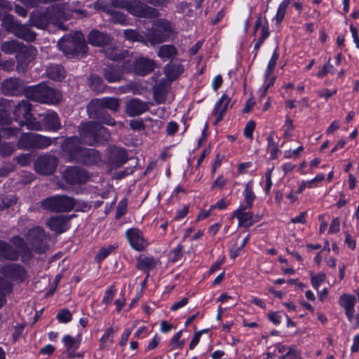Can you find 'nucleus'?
Returning a JSON list of instances; mask_svg holds the SVG:
<instances>
[{
	"instance_id": "obj_1",
	"label": "nucleus",
	"mask_w": 359,
	"mask_h": 359,
	"mask_svg": "<svg viewBox=\"0 0 359 359\" xmlns=\"http://www.w3.org/2000/svg\"><path fill=\"white\" fill-rule=\"evenodd\" d=\"M142 20H136V42L145 46H155L165 42L172 41L177 34L175 25L166 18H157L152 22L151 28L140 31Z\"/></svg>"
},
{
	"instance_id": "obj_2",
	"label": "nucleus",
	"mask_w": 359,
	"mask_h": 359,
	"mask_svg": "<svg viewBox=\"0 0 359 359\" xmlns=\"http://www.w3.org/2000/svg\"><path fill=\"white\" fill-rule=\"evenodd\" d=\"M79 133L82 142L90 146L104 144L110 137L107 128L92 121L81 122L79 126Z\"/></svg>"
},
{
	"instance_id": "obj_3",
	"label": "nucleus",
	"mask_w": 359,
	"mask_h": 359,
	"mask_svg": "<svg viewBox=\"0 0 359 359\" xmlns=\"http://www.w3.org/2000/svg\"><path fill=\"white\" fill-rule=\"evenodd\" d=\"M25 95L30 100L47 104H57L62 100L61 93L44 82L27 86Z\"/></svg>"
},
{
	"instance_id": "obj_4",
	"label": "nucleus",
	"mask_w": 359,
	"mask_h": 359,
	"mask_svg": "<svg viewBox=\"0 0 359 359\" xmlns=\"http://www.w3.org/2000/svg\"><path fill=\"white\" fill-rule=\"evenodd\" d=\"M32 104L28 100L19 102L13 110V118L19 126H26L28 130H41V124L32 114Z\"/></svg>"
},
{
	"instance_id": "obj_5",
	"label": "nucleus",
	"mask_w": 359,
	"mask_h": 359,
	"mask_svg": "<svg viewBox=\"0 0 359 359\" xmlns=\"http://www.w3.org/2000/svg\"><path fill=\"white\" fill-rule=\"evenodd\" d=\"M59 46L65 56L69 59L86 57L88 50L84 36L80 32L65 38Z\"/></svg>"
},
{
	"instance_id": "obj_6",
	"label": "nucleus",
	"mask_w": 359,
	"mask_h": 359,
	"mask_svg": "<svg viewBox=\"0 0 359 359\" xmlns=\"http://www.w3.org/2000/svg\"><path fill=\"white\" fill-rule=\"evenodd\" d=\"M123 60L121 65H109L104 67L102 70V74L104 79L109 83L118 82L123 77L125 73H135V60L124 59L123 56H121ZM121 59L120 55L115 54L113 60H118Z\"/></svg>"
},
{
	"instance_id": "obj_7",
	"label": "nucleus",
	"mask_w": 359,
	"mask_h": 359,
	"mask_svg": "<svg viewBox=\"0 0 359 359\" xmlns=\"http://www.w3.org/2000/svg\"><path fill=\"white\" fill-rule=\"evenodd\" d=\"M53 143L52 139L37 133H24L17 142V147L22 150L43 149Z\"/></svg>"
},
{
	"instance_id": "obj_8",
	"label": "nucleus",
	"mask_w": 359,
	"mask_h": 359,
	"mask_svg": "<svg viewBox=\"0 0 359 359\" xmlns=\"http://www.w3.org/2000/svg\"><path fill=\"white\" fill-rule=\"evenodd\" d=\"M75 204V200L67 196H53L41 201L43 210L56 212H69L74 208Z\"/></svg>"
},
{
	"instance_id": "obj_9",
	"label": "nucleus",
	"mask_w": 359,
	"mask_h": 359,
	"mask_svg": "<svg viewBox=\"0 0 359 359\" xmlns=\"http://www.w3.org/2000/svg\"><path fill=\"white\" fill-rule=\"evenodd\" d=\"M81 141L77 136L65 138L60 146V156L68 162L75 163L83 147Z\"/></svg>"
},
{
	"instance_id": "obj_10",
	"label": "nucleus",
	"mask_w": 359,
	"mask_h": 359,
	"mask_svg": "<svg viewBox=\"0 0 359 359\" xmlns=\"http://www.w3.org/2000/svg\"><path fill=\"white\" fill-rule=\"evenodd\" d=\"M87 112L90 118L96 119L100 124L109 126L115 125L116 121L101 104L99 98L92 99L87 106Z\"/></svg>"
},
{
	"instance_id": "obj_11",
	"label": "nucleus",
	"mask_w": 359,
	"mask_h": 359,
	"mask_svg": "<svg viewBox=\"0 0 359 359\" xmlns=\"http://www.w3.org/2000/svg\"><path fill=\"white\" fill-rule=\"evenodd\" d=\"M46 237V231L41 226H34L27 231V241L36 254L46 252L48 248Z\"/></svg>"
},
{
	"instance_id": "obj_12",
	"label": "nucleus",
	"mask_w": 359,
	"mask_h": 359,
	"mask_svg": "<svg viewBox=\"0 0 359 359\" xmlns=\"http://www.w3.org/2000/svg\"><path fill=\"white\" fill-rule=\"evenodd\" d=\"M58 164V158L53 154L46 153L39 155L34 163V168L39 175H50L54 173Z\"/></svg>"
},
{
	"instance_id": "obj_13",
	"label": "nucleus",
	"mask_w": 359,
	"mask_h": 359,
	"mask_svg": "<svg viewBox=\"0 0 359 359\" xmlns=\"http://www.w3.org/2000/svg\"><path fill=\"white\" fill-rule=\"evenodd\" d=\"M0 273L18 284L24 283L28 277L26 269L17 263H7L1 266Z\"/></svg>"
},
{
	"instance_id": "obj_14",
	"label": "nucleus",
	"mask_w": 359,
	"mask_h": 359,
	"mask_svg": "<svg viewBox=\"0 0 359 359\" xmlns=\"http://www.w3.org/2000/svg\"><path fill=\"white\" fill-rule=\"evenodd\" d=\"M128 154L125 149L116 146L109 147L107 153V164L111 169H116L128 161Z\"/></svg>"
},
{
	"instance_id": "obj_15",
	"label": "nucleus",
	"mask_w": 359,
	"mask_h": 359,
	"mask_svg": "<svg viewBox=\"0 0 359 359\" xmlns=\"http://www.w3.org/2000/svg\"><path fill=\"white\" fill-rule=\"evenodd\" d=\"M62 177L65 181L72 185H81L86 183L89 180L88 172L79 167H68L63 172Z\"/></svg>"
},
{
	"instance_id": "obj_16",
	"label": "nucleus",
	"mask_w": 359,
	"mask_h": 359,
	"mask_svg": "<svg viewBox=\"0 0 359 359\" xmlns=\"http://www.w3.org/2000/svg\"><path fill=\"white\" fill-rule=\"evenodd\" d=\"M37 50L32 45L26 46L23 43L20 46L16 55L17 67L27 68L28 65L34 59Z\"/></svg>"
},
{
	"instance_id": "obj_17",
	"label": "nucleus",
	"mask_w": 359,
	"mask_h": 359,
	"mask_svg": "<svg viewBox=\"0 0 359 359\" xmlns=\"http://www.w3.org/2000/svg\"><path fill=\"white\" fill-rule=\"evenodd\" d=\"M25 88L23 81L15 77L6 79L1 84V90L5 95H18L25 93Z\"/></svg>"
},
{
	"instance_id": "obj_18",
	"label": "nucleus",
	"mask_w": 359,
	"mask_h": 359,
	"mask_svg": "<svg viewBox=\"0 0 359 359\" xmlns=\"http://www.w3.org/2000/svg\"><path fill=\"white\" fill-rule=\"evenodd\" d=\"M73 217L74 215H58L53 216L48 219L46 224L51 231L60 234L69 229L68 222Z\"/></svg>"
},
{
	"instance_id": "obj_19",
	"label": "nucleus",
	"mask_w": 359,
	"mask_h": 359,
	"mask_svg": "<svg viewBox=\"0 0 359 359\" xmlns=\"http://www.w3.org/2000/svg\"><path fill=\"white\" fill-rule=\"evenodd\" d=\"M100 154L96 149L83 147L75 163L87 166L94 165L100 161Z\"/></svg>"
},
{
	"instance_id": "obj_20",
	"label": "nucleus",
	"mask_w": 359,
	"mask_h": 359,
	"mask_svg": "<svg viewBox=\"0 0 359 359\" xmlns=\"http://www.w3.org/2000/svg\"><path fill=\"white\" fill-rule=\"evenodd\" d=\"M31 25L39 29H46L52 21V14L48 11L32 12L30 15Z\"/></svg>"
},
{
	"instance_id": "obj_21",
	"label": "nucleus",
	"mask_w": 359,
	"mask_h": 359,
	"mask_svg": "<svg viewBox=\"0 0 359 359\" xmlns=\"http://www.w3.org/2000/svg\"><path fill=\"white\" fill-rule=\"evenodd\" d=\"M40 123L41 124V130L44 128L46 130L56 132L61 128L59 116L54 111H47L43 116Z\"/></svg>"
},
{
	"instance_id": "obj_22",
	"label": "nucleus",
	"mask_w": 359,
	"mask_h": 359,
	"mask_svg": "<svg viewBox=\"0 0 359 359\" xmlns=\"http://www.w3.org/2000/svg\"><path fill=\"white\" fill-rule=\"evenodd\" d=\"M156 266L157 260L151 255L141 254L136 258V268L147 273V278Z\"/></svg>"
},
{
	"instance_id": "obj_23",
	"label": "nucleus",
	"mask_w": 359,
	"mask_h": 359,
	"mask_svg": "<svg viewBox=\"0 0 359 359\" xmlns=\"http://www.w3.org/2000/svg\"><path fill=\"white\" fill-rule=\"evenodd\" d=\"M250 208L239 207L232 214V217H235L238 220V226L249 228L254 224V212L247 211Z\"/></svg>"
},
{
	"instance_id": "obj_24",
	"label": "nucleus",
	"mask_w": 359,
	"mask_h": 359,
	"mask_svg": "<svg viewBox=\"0 0 359 359\" xmlns=\"http://www.w3.org/2000/svg\"><path fill=\"white\" fill-rule=\"evenodd\" d=\"M111 36L105 32L94 29L88 35V43L95 47H104L109 45Z\"/></svg>"
},
{
	"instance_id": "obj_25",
	"label": "nucleus",
	"mask_w": 359,
	"mask_h": 359,
	"mask_svg": "<svg viewBox=\"0 0 359 359\" xmlns=\"http://www.w3.org/2000/svg\"><path fill=\"white\" fill-rule=\"evenodd\" d=\"M154 60L146 57L136 58V75L144 76L151 73L156 68Z\"/></svg>"
},
{
	"instance_id": "obj_26",
	"label": "nucleus",
	"mask_w": 359,
	"mask_h": 359,
	"mask_svg": "<svg viewBox=\"0 0 359 359\" xmlns=\"http://www.w3.org/2000/svg\"><path fill=\"white\" fill-rule=\"evenodd\" d=\"M81 334H78L74 337L68 334L63 336L61 342L65 348L67 355H72L73 353H76L81 346Z\"/></svg>"
},
{
	"instance_id": "obj_27",
	"label": "nucleus",
	"mask_w": 359,
	"mask_h": 359,
	"mask_svg": "<svg viewBox=\"0 0 359 359\" xmlns=\"http://www.w3.org/2000/svg\"><path fill=\"white\" fill-rule=\"evenodd\" d=\"M20 252L11 244L5 241L0 240V260L5 259L15 262L18 260Z\"/></svg>"
},
{
	"instance_id": "obj_28",
	"label": "nucleus",
	"mask_w": 359,
	"mask_h": 359,
	"mask_svg": "<svg viewBox=\"0 0 359 359\" xmlns=\"http://www.w3.org/2000/svg\"><path fill=\"white\" fill-rule=\"evenodd\" d=\"M47 77L55 81H62L66 76V70L62 65L50 64L46 70Z\"/></svg>"
},
{
	"instance_id": "obj_29",
	"label": "nucleus",
	"mask_w": 359,
	"mask_h": 359,
	"mask_svg": "<svg viewBox=\"0 0 359 359\" xmlns=\"http://www.w3.org/2000/svg\"><path fill=\"white\" fill-rule=\"evenodd\" d=\"M159 15L160 13L158 9L136 2V17L152 19L157 18Z\"/></svg>"
},
{
	"instance_id": "obj_30",
	"label": "nucleus",
	"mask_w": 359,
	"mask_h": 359,
	"mask_svg": "<svg viewBox=\"0 0 359 359\" xmlns=\"http://www.w3.org/2000/svg\"><path fill=\"white\" fill-rule=\"evenodd\" d=\"M11 242L20 250L22 262H25L32 259L33 255L30 249L27 248L24 240L19 236H15L11 238Z\"/></svg>"
},
{
	"instance_id": "obj_31",
	"label": "nucleus",
	"mask_w": 359,
	"mask_h": 359,
	"mask_svg": "<svg viewBox=\"0 0 359 359\" xmlns=\"http://www.w3.org/2000/svg\"><path fill=\"white\" fill-rule=\"evenodd\" d=\"M177 48L172 44H164L159 47L157 55L163 60H172L177 55Z\"/></svg>"
},
{
	"instance_id": "obj_32",
	"label": "nucleus",
	"mask_w": 359,
	"mask_h": 359,
	"mask_svg": "<svg viewBox=\"0 0 359 359\" xmlns=\"http://www.w3.org/2000/svg\"><path fill=\"white\" fill-rule=\"evenodd\" d=\"M118 244L114 243L107 246L101 247L96 253L94 260L97 264H100L110 255L115 254L116 250L118 248Z\"/></svg>"
},
{
	"instance_id": "obj_33",
	"label": "nucleus",
	"mask_w": 359,
	"mask_h": 359,
	"mask_svg": "<svg viewBox=\"0 0 359 359\" xmlns=\"http://www.w3.org/2000/svg\"><path fill=\"white\" fill-rule=\"evenodd\" d=\"M88 86L95 94L103 93L106 91L107 86L102 79L97 74H91L88 77Z\"/></svg>"
},
{
	"instance_id": "obj_34",
	"label": "nucleus",
	"mask_w": 359,
	"mask_h": 359,
	"mask_svg": "<svg viewBox=\"0 0 359 359\" xmlns=\"http://www.w3.org/2000/svg\"><path fill=\"white\" fill-rule=\"evenodd\" d=\"M164 72L169 79L175 81L184 72V67L180 63L169 62L165 66Z\"/></svg>"
},
{
	"instance_id": "obj_35",
	"label": "nucleus",
	"mask_w": 359,
	"mask_h": 359,
	"mask_svg": "<svg viewBox=\"0 0 359 359\" xmlns=\"http://www.w3.org/2000/svg\"><path fill=\"white\" fill-rule=\"evenodd\" d=\"M14 35L28 42L34 41L36 37V32L32 30L29 25L22 24H20Z\"/></svg>"
},
{
	"instance_id": "obj_36",
	"label": "nucleus",
	"mask_w": 359,
	"mask_h": 359,
	"mask_svg": "<svg viewBox=\"0 0 359 359\" xmlns=\"http://www.w3.org/2000/svg\"><path fill=\"white\" fill-rule=\"evenodd\" d=\"M275 131L271 130L267 138V149L269 151L270 158L272 160L277 159L278 154L281 153V151L278 149V141L275 140Z\"/></svg>"
},
{
	"instance_id": "obj_37",
	"label": "nucleus",
	"mask_w": 359,
	"mask_h": 359,
	"mask_svg": "<svg viewBox=\"0 0 359 359\" xmlns=\"http://www.w3.org/2000/svg\"><path fill=\"white\" fill-rule=\"evenodd\" d=\"M357 302V298L352 294L343 293L339 297V305L344 309L353 310L355 309V304Z\"/></svg>"
},
{
	"instance_id": "obj_38",
	"label": "nucleus",
	"mask_w": 359,
	"mask_h": 359,
	"mask_svg": "<svg viewBox=\"0 0 359 359\" xmlns=\"http://www.w3.org/2000/svg\"><path fill=\"white\" fill-rule=\"evenodd\" d=\"M167 89L163 82L156 83L153 88V95L157 104L164 103L166 100Z\"/></svg>"
},
{
	"instance_id": "obj_39",
	"label": "nucleus",
	"mask_w": 359,
	"mask_h": 359,
	"mask_svg": "<svg viewBox=\"0 0 359 359\" xmlns=\"http://www.w3.org/2000/svg\"><path fill=\"white\" fill-rule=\"evenodd\" d=\"M20 24L21 23L11 14L6 15L2 20V25L5 29L13 34L15 33Z\"/></svg>"
},
{
	"instance_id": "obj_40",
	"label": "nucleus",
	"mask_w": 359,
	"mask_h": 359,
	"mask_svg": "<svg viewBox=\"0 0 359 359\" xmlns=\"http://www.w3.org/2000/svg\"><path fill=\"white\" fill-rule=\"evenodd\" d=\"M115 330L113 327H108L100 339V348L103 350L106 347L111 346L113 344V338Z\"/></svg>"
},
{
	"instance_id": "obj_41",
	"label": "nucleus",
	"mask_w": 359,
	"mask_h": 359,
	"mask_svg": "<svg viewBox=\"0 0 359 359\" xmlns=\"http://www.w3.org/2000/svg\"><path fill=\"white\" fill-rule=\"evenodd\" d=\"M114 9L126 8L132 15H135V0H111Z\"/></svg>"
},
{
	"instance_id": "obj_42",
	"label": "nucleus",
	"mask_w": 359,
	"mask_h": 359,
	"mask_svg": "<svg viewBox=\"0 0 359 359\" xmlns=\"http://www.w3.org/2000/svg\"><path fill=\"white\" fill-rule=\"evenodd\" d=\"M278 58H279V50H278V46H277L273 52L272 56L268 63L266 69L264 72V78H265L266 81L269 79L271 74L274 71Z\"/></svg>"
},
{
	"instance_id": "obj_43",
	"label": "nucleus",
	"mask_w": 359,
	"mask_h": 359,
	"mask_svg": "<svg viewBox=\"0 0 359 359\" xmlns=\"http://www.w3.org/2000/svg\"><path fill=\"white\" fill-rule=\"evenodd\" d=\"M243 195L245 205H241L240 207L252 208L253 205V201L255 199L256 196L253 192L252 185L251 182H248L245 185Z\"/></svg>"
},
{
	"instance_id": "obj_44",
	"label": "nucleus",
	"mask_w": 359,
	"mask_h": 359,
	"mask_svg": "<svg viewBox=\"0 0 359 359\" xmlns=\"http://www.w3.org/2000/svg\"><path fill=\"white\" fill-rule=\"evenodd\" d=\"M99 100L106 109L116 111L118 110L120 102L119 99L114 97H104L99 98Z\"/></svg>"
},
{
	"instance_id": "obj_45",
	"label": "nucleus",
	"mask_w": 359,
	"mask_h": 359,
	"mask_svg": "<svg viewBox=\"0 0 359 359\" xmlns=\"http://www.w3.org/2000/svg\"><path fill=\"white\" fill-rule=\"evenodd\" d=\"M150 244L151 242L144 237L143 232L136 229V251H144Z\"/></svg>"
},
{
	"instance_id": "obj_46",
	"label": "nucleus",
	"mask_w": 359,
	"mask_h": 359,
	"mask_svg": "<svg viewBox=\"0 0 359 359\" xmlns=\"http://www.w3.org/2000/svg\"><path fill=\"white\" fill-rule=\"evenodd\" d=\"M22 43L16 41H4L1 46V49L6 54L16 55Z\"/></svg>"
},
{
	"instance_id": "obj_47",
	"label": "nucleus",
	"mask_w": 359,
	"mask_h": 359,
	"mask_svg": "<svg viewBox=\"0 0 359 359\" xmlns=\"http://www.w3.org/2000/svg\"><path fill=\"white\" fill-rule=\"evenodd\" d=\"M22 127H11L9 126H4L0 129L1 137L10 138L17 137L21 132Z\"/></svg>"
},
{
	"instance_id": "obj_48",
	"label": "nucleus",
	"mask_w": 359,
	"mask_h": 359,
	"mask_svg": "<svg viewBox=\"0 0 359 359\" xmlns=\"http://www.w3.org/2000/svg\"><path fill=\"white\" fill-rule=\"evenodd\" d=\"M117 292V289L116 288V286L114 285H111L108 286L104 293L102 302L106 306L109 305L114 297L116 296V294Z\"/></svg>"
},
{
	"instance_id": "obj_49",
	"label": "nucleus",
	"mask_w": 359,
	"mask_h": 359,
	"mask_svg": "<svg viewBox=\"0 0 359 359\" xmlns=\"http://www.w3.org/2000/svg\"><path fill=\"white\" fill-rule=\"evenodd\" d=\"M95 8L97 10L102 11L109 15H111L112 13L115 11L113 8L112 4L110 1V3L105 2L104 1H97L95 3Z\"/></svg>"
},
{
	"instance_id": "obj_50",
	"label": "nucleus",
	"mask_w": 359,
	"mask_h": 359,
	"mask_svg": "<svg viewBox=\"0 0 359 359\" xmlns=\"http://www.w3.org/2000/svg\"><path fill=\"white\" fill-rule=\"evenodd\" d=\"M330 57H329L327 63L323 67V68L317 73L316 76L320 78H324L327 74H334L335 73V68L330 63Z\"/></svg>"
},
{
	"instance_id": "obj_51",
	"label": "nucleus",
	"mask_w": 359,
	"mask_h": 359,
	"mask_svg": "<svg viewBox=\"0 0 359 359\" xmlns=\"http://www.w3.org/2000/svg\"><path fill=\"white\" fill-rule=\"evenodd\" d=\"M326 279V274L325 273L320 272L317 275H312L311 278V283L313 287L318 290L320 284L324 283Z\"/></svg>"
},
{
	"instance_id": "obj_52",
	"label": "nucleus",
	"mask_w": 359,
	"mask_h": 359,
	"mask_svg": "<svg viewBox=\"0 0 359 359\" xmlns=\"http://www.w3.org/2000/svg\"><path fill=\"white\" fill-rule=\"evenodd\" d=\"M57 319L61 323H68L72 319V315L69 309H62L57 314Z\"/></svg>"
},
{
	"instance_id": "obj_53",
	"label": "nucleus",
	"mask_w": 359,
	"mask_h": 359,
	"mask_svg": "<svg viewBox=\"0 0 359 359\" xmlns=\"http://www.w3.org/2000/svg\"><path fill=\"white\" fill-rule=\"evenodd\" d=\"M12 123V118L10 112L5 108L0 109V126H10Z\"/></svg>"
},
{
	"instance_id": "obj_54",
	"label": "nucleus",
	"mask_w": 359,
	"mask_h": 359,
	"mask_svg": "<svg viewBox=\"0 0 359 359\" xmlns=\"http://www.w3.org/2000/svg\"><path fill=\"white\" fill-rule=\"evenodd\" d=\"M283 130L285 137H290L292 135V132L294 130V126L292 120L288 116H286L285 122L283 126Z\"/></svg>"
},
{
	"instance_id": "obj_55",
	"label": "nucleus",
	"mask_w": 359,
	"mask_h": 359,
	"mask_svg": "<svg viewBox=\"0 0 359 359\" xmlns=\"http://www.w3.org/2000/svg\"><path fill=\"white\" fill-rule=\"evenodd\" d=\"M128 202L126 198L121 200L118 204L116 211L115 219H119L126 212Z\"/></svg>"
},
{
	"instance_id": "obj_56",
	"label": "nucleus",
	"mask_w": 359,
	"mask_h": 359,
	"mask_svg": "<svg viewBox=\"0 0 359 359\" xmlns=\"http://www.w3.org/2000/svg\"><path fill=\"white\" fill-rule=\"evenodd\" d=\"M127 16L122 12L114 11L111 15V20L115 24H125Z\"/></svg>"
},
{
	"instance_id": "obj_57",
	"label": "nucleus",
	"mask_w": 359,
	"mask_h": 359,
	"mask_svg": "<svg viewBox=\"0 0 359 359\" xmlns=\"http://www.w3.org/2000/svg\"><path fill=\"white\" fill-rule=\"evenodd\" d=\"M13 288V284L0 276V293L10 294Z\"/></svg>"
},
{
	"instance_id": "obj_58",
	"label": "nucleus",
	"mask_w": 359,
	"mask_h": 359,
	"mask_svg": "<svg viewBox=\"0 0 359 359\" xmlns=\"http://www.w3.org/2000/svg\"><path fill=\"white\" fill-rule=\"evenodd\" d=\"M14 151L13 145L8 143H4L0 144V156L1 157H8L11 156Z\"/></svg>"
},
{
	"instance_id": "obj_59",
	"label": "nucleus",
	"mask_w": 359,
	"mask_h": 359,
	"mask_svg": "<svg viewBox=\"0 0 359 359\" xmlns=\"http://www.w3.org/2000/svg\"><path fill=\"white\" fill-rule=\"evenodd\" d=\"M182 249L183 246L180 244L170 251V256L172 262H176L181 259L182 257Z\"/></svg>"
},
{
	"instance_id": "obj_60",
	"label": "nucleus",
	"mask_w": 359,
	"mask_h": 359,
	"mask_svg": "<svg viewBox=\"0 0 359 359\" xmlns=\"http://www.w3.org/2000/svg\"><path fill=\"white\" fill-rule=\"evenodd\" d=\"M255 126L256 123L254 121H250L246 123L243 130V135L246 138L252 139Z\"/></svg>"
},
{
	"instance_id": "obj_61",
	"label": "nucleus",
	"mask_w": 359,
	"mask_h": 359,
	"mask_svg": "<svg viewBox=\"0 0 359 359\" xmlns=\"http://www.w3.org/2000/svg\"><path fill=\"white\" fill-rule=\"evenodd\" d=\"M264 23H268V20L265 16H262L261 14H259L257 17V20L253 27L252 36H256L257 32L260 27H262Z\"/></svg>"
},
{
	"instance_id": "obj_62",
	"label": "nucleus",
	"mask_w": 359,
	"mask_h": 359,
	"mask_svg": "<svg viewBox=\"0 0 359 359\" xmlns=\"http://www.w3.org/2000/svg\"><path fill=\"white\" fill-rule=\"evenodd\" d=\"M224 102H231V98L227 95L226 93H224L222 97L219 99V100L216 102L214 109L212 110V113H217V111H221L220 109L222 108V106L224 103Z\"/></svg>"
},
{
	"instance_id": "obj_63",
	"label": "nucleus",
	"mask_w": 359,
	"mask_h": 359,
	"mask_svg": "<svg viewBox=\"0 0 359 359\" xmlns=\"http://www.w3.org/2000/svg\"><path fill=\"white\" fill-rule=\"evenodd\" d=\"M268 319L275 325H278L281 323L282 317L280 312L271 311L267 315Z\"/></svg>"
},
{
	"instance_id": "obj_64",
	"label": "nucleus",
	"mask_w": 359,
	"mask_h": 359,
	"mask_svg": "<svg viewBox=\"0 0 359 359\" xmlns=\"http://www.w3.org/2000/svg\"><path fill=\"white\" fill-rule=\"evenodd\" d=\"M340 230V219L339 217H334L332 219L331 224L330 225V228L328 230V233L333 234L338 233Z\"/></svg>"
}]
</instances>
